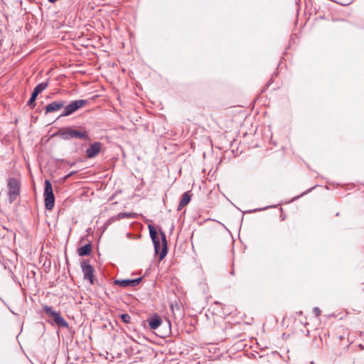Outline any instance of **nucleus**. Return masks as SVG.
<instances>
[{"label":"nucleus","mask_w":364,"mask_h":364,"mask_svg":"<svg viewBox=\"0 0 364 364\" xmlns=\"http://www.w3.org/2000/svg\"><path fill=\"white\" fill-rule=\"evenodd\" d=\"M149 230L151 239L154 244V252L155 254H159V260H162L168 253L166 234L161 230H159V235L162 242V247H161L159 239L158 237V232L155 228L151 225H149Z\"/></svg>","instance_id":"f257e3e1"},{"label":"nucleus","mask_w":364,"mask_h":364,"mask_svg":"<svg viewBox=\"0 0 364 364\" xmlns=\"http://www.w3.org/2000/svg\"><path fill=\"white\" fill-rule=\"evenodd\" d=\"M56 135L60 136L64 140L71 139H80L85 141L90 139L88 133L85 130L75 129L70 127H64L60 129Z\"/></svg>","instance_id":"f03ea898"},{"label":"nucleus","mask_w":364,"mask_h":364,"mask_svg":"<svg viewBox=\"0 0 364 364\" xmlns=\"http://www.w3.org/2000/svg\"><path fill=\"white\" fill-rule=\"evenodd\" d=\"M8 198L9 203H12L20 195V182L15 178H10L8 181Z\"/></svg>","instance_id":"7ed1b4c3"},{"label":"nucleus","mask_w":364,"mask_h":364,"mask_svg":"<svg viewBox=\"0 0 364 364\" xmlns=\"http://www.w3.org/2000/svg\"><path fill=\"white\" fill-rule=\"evenodd\" d=\"M44 312L51 318L53 322L59 327L68 328V323L63 318L60 312H57L53 309L51 306H43V307Z\"/></svg>","instance_id":"20e7f679"},{"label":"nucleus","mask_w":364,"mask_h":364,"mask_svg":"<svg viewBox=\"0 0 364 364\" xmlns=\"http://www.w3.org/2000/svg\"><path fill=\"white\" fill-rule=\"evenodd\" d=\"M86 104H87V100H77L71 102L68 105H65V107H63L64 110L62 112V114L60 115L59 117L69 116V115L72 114L73 113H74L75 112H76L77 110H78L79 109H80L81 107H82L83 106H85Z\"/></svg>","instance_id":"39448f33"},{"label":"nucleus","mask_w":364,"mask_h":364,"mask_svg":"<svg viewBox=\"0 0 364 364\" xmlns=\"http://www.w3.org/2000/svg\"><path fill=\"white\" fill-rule=\"evenodd\" d=\"M48 86V82H43L41 83L38 84L33 89L31 96L29 99V100L27 102V105L33 109L36 106V100L38 97V95L41 93L44 90H46Z\"/></svg>","instance_id":"423d86ee"},{"label":"nucleus","mask_w":364,"mask_h":364,"mask_svg":"<svg viewBox=\"0 0 364 364\" xmlns=\"http://www.w3.org/2000/svg\"><path fill=\"white\" fill-rule=\"evenodd\" d=\"M82 271L83 273L84 279H88L91 284H94L93 282V272L94 269L91 264H89L88 261L82 260L80 263Z\"/></svg>","instance_id":"0eeeda50"},{"label":"nucleus","mask_w":364,"mask_h":364,"mask_svg":"<svg viewBox=\"0 0 364 364\" xmlns=\"http://www.w3.org/2000/svg\"><path fill=\"white\" fill-rule=\"evenodd\" d=\"M102 144L100 142L96 141L91 144L86 150V156L88 159H92L97 156L101 151Z\"/></svg>","instance_id":"6e6552de"},{"label":"nucleus","mask_w":364,"mask_h":364,"mask_svg":"<svg viewBox=\"0 0 364 364\" xmlns=\"http://www.w3.org/2000/svg\"><path fill=\"white\" fill-rule=\"evenodd\" d=\"M141 281L142 277H139L136 279H116L114 281V284L125 288L127 287H136L139 285Z\"/></svg>","instance_id":"1a4fd4ad"},{"label":"nucleus","mask_w":364,"mask_h":364,"mask_svg":"<svg viewBox=\"0 0 364 364\" xmlns=\"http://www.w3.org/2000/svg\"><path fill=\"white\" fill-rule=\"evenodd\" d=\"M65 102L63 100L53 101L47 105L45 107V114L57 112L65 107Z\"/></svg>","instance_id":"9d476101"},{"label":"nucleus","mask_w":364,"mask_h":364,"mask_svg":"<svg viewBox=\"0 0 364 364\" xmlns=\"http://www.w3.org/2000/svg\"><path fill=\"white\" fill-rule=\"evenodd\" d=\"M149 326L151 329H157L162 323V319L159 315L154 314L152 316L147 320Z\"/></svg>","instance_id":"9b49d317"},{"label":"nucleus","mask_w":364,"mask_h":364,"mask_svg":"<svg viewBox=\"0 0 364 364\" xmlns=\"http://www.w3.org/2000/svg\"><path fill=\"white\" fill-rule=\"evenodd\" d=\"M191 200V194L190 191L185 192L181 196V199L178 204V210H179L182 208H183L184 206L188 205L190 203Z\"/></svg>","instance_id":"f8f14e48"},{"label":"nucleus","mask_w":364,"mask_h":364,"mask_svg":"<svg viewBox=\"0 0 364 364\" xmlns=\"http://www.w3.org/2000/svg\"><path fill=\"white\" fill-rule=\"evenodd\" d=\"M45 207L47 210H52L55 205V196H43Z\"/></svg>","instance_id":"ddd939ff"},{"label":"nucleus","mask_w":364,"mask_h":364,"mask_svg":"<svg viewBox=\"0 0 364 364\" xmlns=\"http://www.w3.org/2000/svg\"><path fill=\"white\" fill-rule=\"evenodd\" d=\"M92 252V246L90 244H87L77 250V253L80 256L89 255Z\"/></svg>","instance_id":"4468645a"},{"label":"nucleus","mask_w":364,"mask_h":364,"mask_svg":"<svg viewBox=\"0 0 364 364\" xmlns=\"http://www.w3.org/2000/svg\"><path fill=\"white\" fill-rule=\"evenodd\" d=\"M43 196H54L51 183L48 179L45 181Z\"/></svg>","instance_id":"2eb2a0df"},{"label":"nucleus","mask_w":364,"mask_h":364,"mask_svg":"<svg viewBox=\"0 0 364 364\" xmlns=\"http://www.w3.org/2000/svg\"><path fill=\"white\" fill-rule=\"evenodd\" d=\"M134 217V213H119L117 215V218L120 220L123 218H133Z\"/></svg>","instance_id":"dca6fc26"},{"label":"nucleus","mask_w":364,"mask_h":364,"mask_svg":"<svg viewBox=\"0 0 364 364\" xmlns=\"http://www.w3.org/2000/svg\"><path fill=\"white\" fill-rule=\"evenodd\" d=\"M120 317L122 321L125 323H129L131 322V316L128 314H122Z\"/></svg>","instance_id":"f3484780"},{"label":"nucleus","mask_w":364,"mask_h":364,"mask_svg":"<svg viewBox=\"0 0 364 364\" xmlns=\"http://www.w3.org/2000/svg\"><path fill=\"white\" fill-rule=\"evenodd\" d=\"M313 311L316 316H318L321 314V310L318 307H314Z\"/></svg>","instance_id":"a211bd4d"},{"label":"nucleus","mask_w":364,"mask_h":364,"mask_svg":"<svg viewBox=\"0 0 364 364\" xmlns=\"http://www.w3.org/2000/svg\"><path fill=\"white\" fill-rule=\"evenodd\" d=\"M77 173V171H71L70 173H69L68 175H66L64 178L65 180L68 179V178L71 177L72 176H73L74 174H75Z\"/></svg>","instance_id":"6ab92c4d"},{"label":"nucleus","mask_w":364,"mask_h":364,"mask_svg":"<svg viewBox=\"0 0 364 364\" xmlns=\"http://www.w3.org/2000/svg\"><path fill=\"white\" fill-rule=\"evenodd\" d=\"M50 3H55L58 0H48Z\"/></svg>","instance_id":"aec40b11"},{"label":"nucleus","mask_w":364,"mask_h":364,"mask_svg":"<svg viewBox=\"0 0 364 364\" xmlns=\"http://www.w3.org/2000/svg\"><path fill=\"white\" fill-rule=\"evenodd\" d=\"M311 189H314V187H311V188H309L306 192L311 191Z\"/></svg>","instance_id":"412c9836"},{"label":"nucleus","mask_w":364,"mask_h":364,"mask_svg":"<svg viewBox=\"0 0 364 364\" xmlns=\"http://www.w3.org/2000/svg\"><path fill=\"white\" fill-rule=\"evenodd\" d=\"M311 189H314V187H311V188H309L306 192L311 191Z\"/></svg>","instance_id":"4be33fe9"},{"label":"nucleus","mask_w":364,"mask_h":364,"mask_svg":"<svg viewBox=\"0 0 364 364\" xmlns=\"http://www.w3.org/2000/svg\"><path fill=\"white\" fill-rule=\"evenodd\" d=\"M74 164H75V162L71 163L70 165L72 166H73Z\"/></svg>","instance_id":"5701e85b"},{"label":"nucleus","mask_w":364,"mask_h":364,"mask_svg":"<svg viewBox=\"0 0 364 364\" xmlns=\"http://www.w3.org/2000/svg\"><path fill=\"white\" fill-rule=\"evenodd\" d=\"M299 197H300V196H296V197H295L294 199L295 200V199H296V198H299Z\"/></svg>","instance_id":"b1692460"}]
</instances>
